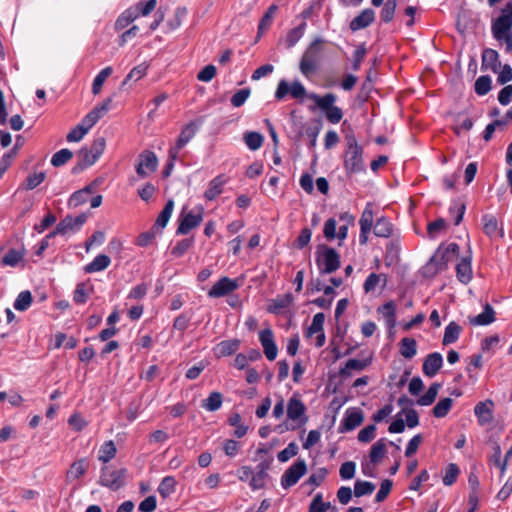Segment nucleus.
<instances>
[{"label": "nucleus", "instance_id": "nucleus-1", "mask_svg": "<svg viewBox=\"0 0 512 512\" xmlns=\"http://www.w3.org/2000/svg\"><path fill=\"white\" fill-rule=\"evenodd\" d=\"M346 150L344 154V168L347 174L359 173L364 170L363 148L354 135L346 136Z\"/></svg>", "mask_w": 512, "mask_h": 512}, {"label": "nucleus", "instance_id": "nucleus-2", "mask_svg": "<svg viewBox=\"0 0 512 512\" xmlns=\"http://www.w3.org/2000/svg\"><path fill=\"white\" fill-rule=\"evenodd\" d=\"M324 40L322 38H316L307 47L302 55L299 69L305 77H310L318 68L319 61L322 54V44Z\"/></svg>", "mask_w": 512, "mask_h": 512}, {"label": "nucleus", "instance_id": "nucleus-3", "mask_svg": "<svg viewBox=\"0 0 512 512\" xmlns=\"http://www.w3.org/2000/svg\"><path fill=\"white\" fill-rule=\"evenodd\" d=\"M316 254V263L321 273L331 274L340 267V257L334 248L320 245Z\"/></svg>", "mask_w": 512, "mask_h": 512}, {"label": "nucleus", "instance_id": "nucleus-4", "mask_svg": "<svg viewBox=\"0 0 512 512\" xmlns=\"http://www.w3.org/2000/svg\"><path fill=\"white\" fill-rule=\"evenodd\" d=\"M308 97L312 99L321 110L325 111L326 118L329 122L337 124L341 121L343 112L341 108L333 105L337 98L335 94L328 93L324 96L310 94Z\"/></svg>", "mask_w": 512, "mask_h": 512}, {"label": "nucleus", "instance_id": "nucleus-5", "mask_svg": "<svg viewBox=\"0 0 512 512\" xmlns=\"http://www.w3.org/2000/svg\"><path fill=\"white\" fill-rule=\"evenodd\" d=\"M127 470L124 468L113 469L110 466H104L101 469L99 483L113 491L119 490L125 485Z\"/></svg>", "mask_w": 512, "mask_h": 512}, {"label": "nucleus", "instance_id": "nucleus-6", "mask_svg": "<svg viewBox=\"0 0 512 512\" xmlns=\"http://www.w3.org/2000/svg\"><path fill=\"white\" fill-rule=\"evenodd\" d=\"M492 34L497 41L512 34V3H507L501 10V15L492 23Z\"/></svg>", "mask_w": 512, "mask_h": 512}, {"label": "nucleus", "instance_id": "nucleus-7", "mask_svg": "<svg viewBox=\"0 0 512 512\" xmlns=\"http://www.w3.org/2000/svg\"><path fill=\"white\" fill-rule=\"evenodd\" d=\"M87 214L82 213L77 217H73L71 215H67L64 219H62L56 226V229L48 234V238H52L56 234H68L70 232H75L81 228V226L87 220Z\"/></svg>", "mask_w": 512, "mask_h": 512}, {"label": "nucleus", "instance_id": "nucleus-8", "mask_svg": "<svg viewBox=\"0 0 512 512\" xmlns=\"http://www.w3.org/2000/svg\"><path fill=\"white\" fill-rule=\"evenodd\" d=\"M158 166V158L154 152L145 150L138 156V162L135 166L136 173L140 178H145L156 171Z\"/></svg>", "mask_w": 512, "mask_h": 512}, {"label": "nucleus", "instance_id": "nucleus-9", "mask_svg": "<svg viewBox=\"0 0 512 512\" xmlns=\"http://www.w3.org/2000/svg\"><path fill=\"white\" fill-rule=\"evenodd\" d=\"M307 465L305 460L298 459L293 465H291L281 477V485L287 489L295 485L299 479L306 473Z\"/></svg>", "mask_w": 512, "mask_h": 512}, {"label": "nucleus", "instance_id": "nucleus-10", "mask_svg": "<svg viewBox=\"0 0 512 512\" xmlns=\"http://www.w3.org/2000/svg\"><path fill=\"white\" fill-rule=\"evenodd\" d=\"M198 127L195 122H190L182 128L176 145L169 150V157L172 160L177 159L179 151L195 136Z\"/></svg>", "mask_w": 512, "mask_h": 512}, {"label": "nucleus", "instance_id": "nucleus-11", "mask_svg": "<svg viewBox=\"0 0 512 512\" xmlns=\"http://www.w3.org/2000/svg\"><path fill=\"white\" fill-rule=\"evenodd\" d=\"M288 93H290L293 98H301L306 95V89L299 81H294L292 85L289 86L286 80H280L275 92V98L281 100Z\"/></svg>", "mask_w": 512, "mask_h": 512}, {"label": "nucleus", "instance_id": "nucleus-12", "mask_svg": "<svg viewBox=\"0 0 512 512\" xmlns=\"http://www.w3.org/2000/svg\"><path fill=\"white\" fill-rule=\"evenodd\" d=\"M203 208H199V212L194 214L192 211L182 214L180 223L177 228V234H187L190 230L196 228L203 220Z\"/></svg>", "mask_w": 512, "mask_h": 512}, {"label": "nucleus", "instance_id": "nucleus-13", "mask_svg": "<svg viewBox=\"0 0 512 512\" xmlns=\"http://www.w3.org/2000/svg\"><path fill=\"white\" fill-rule=\"evenodd\" d=\"M259 341L263 347L264 354L268 360L273 361L277 357L278 349L274 341L273 331L270 328L259 333Z\"/></svg>", "mask_w": 512, "mask_h": 512}, {"label": "nucleus", "instance_id": "nucleus-14", "mask_svg": "<svg viewBox=\"0 0 512 512\" xmlns=\"http://www.w3.org/2000/svg\"><path fill=\"white\" fill-rule=\"evenodd\" d=\"M494 402L490 399L481 401L474 407V413L477 416L480 426L490 424L493 419Z\"/></svg>", "mask_w": 512, "mask_h": 512}, {"label": "nucleus", "instance_id": "nucleus-15", "mask_svg": "<svg viewBox=\"0 0 512 512\" xmlns=\"http://www.w3.org/2000/svg\"><path fill=\"white\" fill-rule=\"evenodd\" d=\"M238 288V283L228 277L219 279L213 287L209 290L208 296L211 298H218L225 296Z\"/></svg>", "mask_w": 512, "mask_h": 512}, {"label": "nucleus", "instance_id": "nucleus-16", "mask_svg": "<svg viewBox=\"0 0 512 512\" xmlns=\"http://www.w3.org/2000/svg\"><path fill=\"white\" fill-rule=\"evenodd\" d=\"M364 421V414L360 409L350 408L346 411L340 432L351 431Z\"/></svg>", "mask_w": 512, "mask_h": 512}, {"label": "nucleus", "instance_id": "nucleus-17", "mask_svg": "<svg viewBox=\"0 0 512 512\" xmlns=\"http://www.w3.org/2000/svg\"><path fill=\"white\" fill-rule=\"evenodd\" d=\"M443 365L442 355L438 352L429 354L423 362V373L428 377H434Z\"/></svg>", "mask_w": 512, "mask_h": 512}, {"label": "nucleus", "instance_id": "nucleus-18", "mask_svg": "<svg viewBox=\"0 0 512 512\" xmlns=\"http://www.w3.org/2000/svg\"><path fill=\"white\" fill-rule=\"evenodd\" d=\"M375 19V12L371 8L364 9L350 22V29L358 31L368 27Z\"/></svg>", "mask_w": 512, "mask_h": 512}, {"label": "nucleus", "instance_id": "nucleus-19", "mask_svg": "<svg viewBox=\"0 0 512 512\" xmlns=\"http://www.w3.org/2000/svg\"><path fill=\"white\" fill-rule=\"evenodd\" d=\"M501 67L499 54L496 50L487 48L482 53V69H490L494 73H498Z\"/></svg>", "mask_w": 512, "mask_h": 512}, {"label": "nucleus", "instance_id": "nucleus-20", "mask_svg": "<svg viewBox=\"0 0 512 512\" xmlns=\"http://www.w3.org/2000/svg\"><path fill=\"white\" fill-rule=\"evenodd\" d=\"M495 321V311L493 307L486 303L483 312L477 316L469 317V323L473 326H486Z\"/></svg>", "mask_w": 512, "mask_h": 512}, {"label": "nucleus", "instance_id": "nucleus-21", "mask_svg": "<svg viewBox=\"0 0 512 512\" xmlns=\"http://www.w3.org/2000/svg\"><path fill=\"white\" fill-rule=\"evenodd\" d=\"M77 158L78 162L73 167L74 173H78L84 170L85 168L93 165L97 161L96 157L92 153H90V150L87 147H83L77 152Z\"/></svg>", "mask_w": 512, "mask_h": 512}, {"label": "nucleus", "instance_id": "nucleus-22", "mask_svg": "<svg viewBox=\"0 0 512 512\" xmlns=\"http://www.w3.org/2000/svg\"><path fill=\"white\" fill-rule=\"evenodd\" d=\"M471 258V255L462 258L456 266L457 278L463 284L469 283L472 279Z\"/></svg>", "mask_w": 512, "mask_h": 512}, {"label": "nucleus", "instance_id": "nucleus-23", "mask_svg": "<svg viewBox=\"0 0 512 512\" xmlns=\"http://www.w3.org/2000/svg\"><path fill=\"white\" fill-rule=\"evenodd\" d=\"M481 220L483 224V231L488 237L492 238L496 235H499L501 238L504 237L503 229H499L495 216L486 214L482 216Z\"/></svg>", "mask_w": 512, "mask_h": 512}, {"label": "nucleus", "instance_id": "nucleus-24", "mask_svg": "<svg viewBox=\"0 0 512 512\" xmlns=\"http://www.w3.org/2000/svg\"><path fill=\"white\" fill-rule=\"evenodd\" d=\"M306 411V407L304 403L297 398L296 396H293L289 399L288 405H287V415L288 418L291 420H298L301 419V417L304 416Z\"/></svg>", "mask_w": 512, "mask_h": 512}, {"label": "nucleus", "instance_id": "nucleus-25", "mask_svg": "<svg viewBox=\"0 0 512 512\" xmlns=\"http://www.w3.org/2000/svg\"><path fill=\"white\" fill-rule=\"evenodd\" d=\"M293 302L294 297L291 293L278 295L271 301V304L268 306L267 310L270 313L278 314L282 309L288 308Z\"/></svg>", "mask_w": 512, "mask_h": 512}, {"label": "nucleus", "instance_id": "nucleus-26", "mask_svg": "<svg viewBox=\"0 0 512 512\" xmlns=\"http://www.w3.org/2000/svg\"><path fill=\"white\" fill-rule=\"evenodd\" d=\"M378 312L385 319V323L389 329H393L396 325V306L393 301H389L378 308Z\"/></svg>", "mask_w": 512, "mask_h": 512}, {"label": "nucleus", "instance_id": "nucleus-27", "mask_svg": "<svg viewBox=\"0 0 512 512\" xmlns=\"http://www.w3.org/2000/svg\"><path fill=\"white\" fill-rule=\"evenodd\" d=\"M139 16V8L131 7L124 11L116 20L115 28L117 30L125 29Z\"/></svg>", "mask_w": 512, "mask_h": 512}, {"label": "nucleus", "instance_id": "nucleus-28", "mask_svg": "<svg viewBox=\"0 0 512 512\" xmlns=\"http://www.w3.org/2000/svg\"><path fill=\"white\" fill-rule=\"evenodd\" d=\"M386 442H387V440L385 438H381L372 445L370 453H369V459H370L371 464L377 465L378 463H380L382 458L385 456Z\"/></svg>", "mask_w": 512, "mask_h": 512}, {"label": "nucleus", "instance_id": "nucleus-29", "mask_svg": "<svg viewBox=\"0 0 512 512\" xmlns=\"http://www.w3.org/2000/svg\"><path fill=\"white\" fill-rule=\"evenodd\" d=\"M89 466V461L86 458H81L72 463L67 472V479L72 481L82 477Z\"/></svg>", "mask_w": 512, "mask_h": 512}, {"label": "nucleus", "instance_id": "nucleus-30", "mask_svg": "<svg viewBox=\"0 0 512 512\" xmlns=\"http://www.w3.org/2000/svg\"><path fill=\"white\" fill-rule=\"evenodd\" d=\"M277 11L278 6L276 4L269 6L258 25L257 39H259L263 33H265V31L271 26L274 15Z\"/></svg>", "mask_w": 512, "mask_h": 512}, {"label": "nucleus", "instance_id": "nucleus-31", "mask_svg": "<svg viewBox=\"0 0 512 512\" xmlns=\"http://www.w3.org/2000/svg\"><path fill=\"white\" fill-rule=\"evenodd\" d=\"M225 183V180L222 176H217L213 180L210 181L208 189L204 193V197L212 201L217 196H219L222 193V187Z\"/></svg>", "mask_w": 512, "mask_h": 512}, {"label": "nucleus", "instance_id": "nucleus-32", "mask_svg": "<svg viewBox=\"0 0 512 512\" xmlns=\"http://www.w3.org/2000/svg\"><path fill=\"white\" fill-rule=\"evenodd\" d=\"M240 347V340L230 339L221 341L217 345V353L219 356H229L234 354Z\"/></svg>", "mask_w": 512, "mask_h": 512}, {"label": "nucleus", "instance_id": "nucleus-33", "mask_svg": "<svg viewBox=\"0 0 512 512\" xmlns=\"http://www.w3.org/2000/svg\"><path fill=\"white\" fill-rule=\"evenodd\" d=\"M461 330V327L456 322H450L445 328L442 343L449 345L456 342L460 336Z\"/></svg>", "mask_w": 512, "mask_h": 512}, {"label": "nucleus", "instance_id": "nucleus-34", "mask_svg": "<svg viewBox=\"0 0 512 512\" xmlns=\"http://www.w3.org/2000/svg\"><path fill=\"white\" fill-rule=\"evenodd\" d=\"M174 209V201L172 199L168 200L163 210L158 215L156 222L154 224V228L163 229L166 227L172 212Z\"/></svg>", "mask_w": 512, "mask_h": 512}, {"label": "nucleus", "instance_id": "nucleus-35", "mask_svg": "<svg viewBox=\"0 0 512 512\" xmlns=\"http://www.w3.org/2000/svg\"><path fill=\"white\" fill-rule=\"evenodd\" d=\"M110 262H111V260L107 255L100 254V255L96 256L95 259L91 263L86 265L85 271L87 273L102 271L109 266Z\"/></svg>", "mask_w": 512, "mask_h": 512}, {"label": "nucleus", "instance_id": "nucleus-36", "mask_svg": "<svg viewBox=\"0 0 512 512\" xmlns=\"http://www.w3.org/2000/svg\"><path fill=\"white\" fill-rule=\"evenodd\" d=\"M368 364V360L349 359L345 366L340 369L339 374L344 378L348 377L351 375V370L362 371L368 366Z\"/></svg>", "mask_w": 512, "mask_h": 512}, {"label": "nucleus", "instance_id": "nucleus-37", "mask_svg": "<svg viewBox=\"0 0 512 512\" xmlns=\"http://www.w3.org/2000/svg\"><path fill=\"white\" fill-rule=\"evenodd\" d=\"M400 353L406 359L413 358L417 353V343L415 339L405 337L400 341Z\"/></svg>", "mask_w": 512, "mask_h": 512}, {"label": "nucleus", "instance_id": "nucleus-38", "mask_svg": "<svg viewBox=\"0 0 512 512\" xmlns=\"http://www.w3.org/2000/svg\"><path fill=\"white\" fill-rule=\"evenodd\" d=\"M306 26V22L303 21L301 24L291 29L287 33L285 40L287 48H292L293 46H295V44L303 37Z\"/></svg>", "mask_w": 512, "mask_h": 512}, {"label": "nucleus", "instance_id": "nucleus-39", "mask_svg": "<svg viewBox=\"0 0 512 512\" xmlns=\"http://www.w3.org/2000/svg\"><path fill=\"white\" fill-rule=\"evenodd\" d=\"M392 230L393 226L390 221L385 217H381L376 221L373 232L377 237L388 238L391 236Z\"/></svg>", "mask_w": 512, "mask_h": 512}, {"label": "nucleus", "instance_id": "nucleus-40", "mask_svg": "<svg viewBox=\"0 0 512 512\" xmlns=\"http://www.w3.org/2000/svg\"><path fill=\"white\" fill-rule=\"evenodd\" d=\"M439 255L440 254H433L427 264L422 268V273L425 277H433L439 271L445 269L438 261Z\"/></svg>", "mask_w": 512, "mask_h": 512}, {"label": "nucleus", "instance_id": "nucleus-41", "mask_svg": "<svg viewBox=\"0 0 512 512\" xmlns=\"http://www.w3.org/2000/svg\"><path fill=\"white\" fill-rule=\"evenodd\" d=\"M223 402V396L220 392H212L207 399L203 400L202 407L207 411H217Z\"/></svg>", "mask_w": 512, "mask_h": 512}, {"label": "nucleus", "instance_id": "nucleus-42", "mask_svg": "<svg viewBox=\"0 0 512 512\" xmlns=\"http://www.w3.org/2000/svg\"><path fill=\"white\" fill-rule=\"evenodd\" d=\"M440 388L441 385L439 383L431 384L428 391L420 398H418L417 404L421 406L431 405L435 401Z\"/></svg>", "mask_w": 512, "mask_h": 512}, {"label": "nucleus", "instance_id": "nucleus-43", "mask_svg": "<svg viewBox=\"0 0 512 512\" xmlns=\"http://www.w3.org/2000/svg\"><path fill=\"white\" fill-rule=\"evenodd\" d=\"M113 68L111 66H108L104 69H102L97 76L94 78L93 84H92V93L94 95H97L100 93L102 86L106 79L112 74Z\"/></svg>", "mask_w": 512, "mask_h": 512}, {"label": "nucleus", "instance_id": "nucleus-44", "mask_svg": "<svg viewBox=\"0 0 512 512\" xmlns=\"http://www.w3.org/2000/svg\"><path fill=\"white\" fill-rule=\"evenodd\" d=\"M32 304V292L30 290L22 291L14 301V308L17 311H26Z\"/></svg>", "mask_w": 512, "mask_h": 512}, {"label": "nucleus", "instance_id": "nucleus-45", "mask_svg": "<svg viewBox=\"0 0 512 512\" xmlns=\"http://www.w3.org/2000/svg\"><path fill=\"white\" fill-rule=\"evenodd\" d=\"M453 404V399L446 397L441 399L433 408L432 413L436 418L445 417L450 411Z\"/></svg>", "mask_w": 512, "mask_h": 512}, {"label": "nucleus", "instance_id": "nucleus-46", "mask_svg": "<svg viewBox=\"0 0 512 512\" xmlns=\"http://www.w3.org/2000/svg\"><path fill=\"white\" fill-rule=\"evenodd\" d=\"M148 70V65L146 63H141L140 65L134 67L126 76L121 86L124 87L129 81H138L143 78Z\"/></svg>", "mask_w": 512, "mask_h": 512}, {"label": "nucleus", "instance_id": "nucleus-47", "mask_svg": "<svg viewBox=\"0 0 512 512\" xmlns=\"http://www.w3.org/2000/svg\"><path fill=\"white\" fill-rule=\"evenodd\" d=\"M116 454V446L114 444L113 441H107L105 442L100 450H99V460L104 462V463H107L109 462L112 458H114Z\"/></svg>", "mask_w": 512, "mask_h": 512}, {"label": "nucleus", "instance_id": "nucleus-48", "mask_svg": "<svg viewBox=\"0 0 512 512\" xmlns=\"http://www.w3.org/2000/svg\"><path fill=\"white\" fill-rule=\"evenodd\" d=\"M244 140L250 150L256 151L262 146L264 138L258 132H247Z\"/></svg>", "mask_w": 512, "mask_h": 512}, {"label": "nucleus", "instance_id": "nucleus-49", "mask_svg": "<svg viewBox=\"0 0 512 512\" xmlns=\"http://www.w3.org/2000/svg\"><path fill=\"white\" fill-rule=\"evenodd\" d=\"M73 153L67 148L61 149L56 152L51 159V164L54 167H60L66 164L70 159H72Z\"/></svg>", "mask_w": 512, "mask_h": 512}, {"label": "nucleus", "instance_id": "nucleus-50", "mask_svg": "<svg viewBox=\"0 0 512 512\" xmlns=\"http://www.w3.org/2000/svg\"><path fill=\"white\" fill-rule=\"evenodd\" d=\"M322 129V123L319 120H315L313 125L306 128L305 134L309 138V147L312 149L317 144V137Z\"/></svg>", "mask_w": 512, "mask_h": 512}, {"label": "nucleus", "instance_id": "nucleus-51", "mask_svg": "<svg viewBox=\"0 0 512 512\" xmlns=\"http://www.w3.org/2000/svg\"><path fill=\"white\" fill-rule=\"evenodd\" d=\"M375 485L372 482L357 480L354 484V495L362 497L369 495L375 490Z\"/></svg>", "mask_w": 512, "mask_h": 512}, {"label": "nucleus", "instance_id": "nucleus-52", "mask_svg": "<svg viewBox=\"0 0 512 512\" xmlns=\"http://www.w3.org/2000/svg\"><path fill=\"white\" fill-rule=\"evenodd\" d=\"M398 0H387L382 8L380 17L382 21L388 23L393 20Z\"/></svg>", "mask_w": 512, "mask_h": 512}, {"label": "nucleus", "instance_id": "nucleus-53", "mask_svg": "<svg viewBox=\"0 0 512 512\" xmlns=\"http://www.w3.org/2000/svg\"><path fill=\"white\" fill-rule=\"evenodd\" d=\"M475 92L480 95H486L491 90V78L488 75L480 76L475 81Z\"/></svg>", "mask_w": 512, "mask_h": 512}, {"label": "nucleus", "instance_id": "nucleus-54", "mask_svg": "<svg viewBox=\"0 0 512 512\" xmlns=\"http://www.w3.org/2000/svg\"><path fill=\"white\" fill-rule=\"evenodd\" d=\"M21 259L22 253L14 248H11L2 258L1 264L2 266L14 267L20 262Z\"/></svg>", "mask_w": 512, "mask_h": 512}, {"label": "nucleus", "instance_id": "nucleus-55", "mask_svg": "<svg viewBox=\"0 0 512 512\" xmlns=\"http://www.w3.org/2000/svg\"><path fill=\"white\" fill-rule=\"evenodd\" d=\"M325 321V315L323 313H317L314 315L312 319L311 325L307 329V336H312L313 334L323 332V326Z\"/></svg>", "mask_w": 512, "mask_h": 512}, {"label": "nucleus", "instance_id": "nucleus-56", "mask_svg": "<svg viewBox=\"0 0 512 512\" xmlns=\"http://www.w3.org/2000/svg\"><path fill=\"white\" fill-rule=\"evenodd\" d=\"M176 481L171 476H166L162 479L158 492L162 497H167L174 492Z\"/></svg>", "mask_w": 512, "mask_h": 512}, {"label": "nucleus", "instance_id": "nucleus-57", "mask_svg": "<svg viewBox=\"0 0 512 512\" xmlns=\"http://www.w3.org/2000/svg\"><path fill=\"white\" fill-rule=\"evenodd\" d=\"M465 203L461 200H456L452 202V205L449 208V212L455 216V225H459L463 219L465 213Z\"/></svg>", "mask_w": 512, "mask_h": 512}, {"label": "nucleus", "instance_id": "nucleus-58", "mask_svg": "<svg viewBox=\"0 0 512 512\" xmlns=\"http://www.w3.org/2000/svg\"><path fill=\"white\" fill-rule=\"evenodd\" d=\"M460 473L459 467L455 463H450L447 468L445 475L443 476V483L446 486H451L457 479Z\"/></svg>", "mask_w": 512, "mask_h": 512}, {"label": "nucleus", "instance_id": "nucleus-59", "mask_svg": "<svg viewBox=\"0 0 512 512\" xmlns=\"http://www.w3.org/2000/svg\"><path fill=\"white\" fill-rule=\"evenodd\" d=\"M381 278L383 279V284L385 285L386 284V275L384 274H376V273H371L367 279L365 280L364 282V290L365 292H370L372 290L375 289V287L379 284Z\"/></svg>", "mask_w": 512, "mask_h": 512}, {"label": "nucleus", "instance_id": "nucleus-60", "mask_svg": "<svg viewBox=\"0 0 512 512\" xmlns=\"http://www.w3.org/2000/svg\"><path fill=\"white\" fill-rule=\"evenodd\" d=\"M88 198L89 196H86L84 191H82L81 189L74 192L69 200H68V207L70 209H75L77 207H79L80 205L86 203L88 201Z\"/></svg>", "mask_w": 512, "mask_h": 512}, {"label": "nucleus", "instance_id": "nucleus-61", "mask_svg": "<svg viewBox=\"0 0 512 512\" xmlns=\"http://www.w3.org/2000/svg\"><path fill=\"white\" fill-rule=\"evenodd\" d=\"M298 453V446L295 442H291L288 446L280 451L277 458L280 462H287L290 458L294 457Z\"/></svg>", "mask_w": 512, "mask_h": 512}, {"label": "nucleus", "instance_id": "nucleus-62", "mask_svg": "<svg viewBox=\"0 0 512 512\" xmlns=\"http://www.w3.org/2000/svg\"><path fill=\"white\" fill-rule=\"evenodd\" d=\"M359 223H360L361 230L371 231V228L373 227V212H372L371 208L369 207V205L363 211Z\"/></svg>", "mask_w": 512, "mask_h": 512}, {"label": "nucleus", "instance_id": "nucleus-63", "mask_svg": "<svg viewBox=\"0 0 512 512\" xmlns=\"http://www.w3.org/2000/svg\"><path fill=\"white\" fill-rule=\"evenodd\" d=\"M193 239L187 238L178 242L171 250V254L175 257L183 256L186 251L192 246Z\"/></svg>", "mask_w": 512, "mask_h": 512}, {"label": "nucleus", "instance_id": "nucleus-64", "mask_svg": "<svg viewBox=\"0 0 512 512\" xmlns=\"http://www.w3.org/2000/svg\"><path fill=\"white\" fill-rule=\"evenodd\" d=\"M268 478V473L255 472L250 480V487L253 490L263 489L266 484V479Z\"/></svg>", "mask_w": 512, "mask_h": 512}]
</instances>
